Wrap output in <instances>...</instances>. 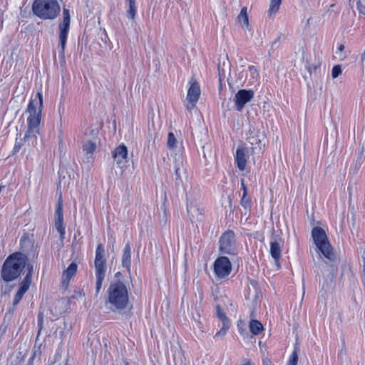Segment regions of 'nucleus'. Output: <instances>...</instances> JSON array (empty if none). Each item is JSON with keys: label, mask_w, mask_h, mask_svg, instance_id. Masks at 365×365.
Listing matches in <instances>:
<instances>
[{"label": "nucleus", "mask_w": 365, "mask_h": 365, "mask_svg": "<svg viewBox=\"0 0 365 365\" xmlns=\"http://www.w3.org/2000/svg\"><path fill=\"white\" fill-rule=\"evenodd\" d=\"M36 98L38 101L36 99H31L29 102L26 110L29 113L26 120L27 130L23 139L18 141V138H16L15 145L11 152L13 155L19 153L24 145L29 148L35 147L37 145L43 102L42 93L38 92Z\"/></svg>", "instance_id": "1"}, {"label": "nucleus", "mask_w": 365, "mask_h": 365, "mask_svg": "<svg viewBox=\"0 0 365 365\" xmlns=\"http://www.w3.org/2000/svg\"><path fill=\"white\" fill-rule=\"evenodd\" d=\"M28 257L20 252L9 255L4 260L0 272L1 280L4 283H9L17 279L24 270L27 269Z\"/></svg>", "instance_id": "2"}, {"label": "nucleus", "mask_w": 365, "mask_h": 365, "mask_svg": "<svg viewBox=\"0 0 365 365\" xmlns=\"http://www.w3.org/2000/svg\"><path fill=\"white\" fill-rule=\"evenodd\" d=\"M106 294L105 304L110 311L121 312L127 308L129 304V295L125 283L119 280L111 282Z\"/></svg>", "instance_id": "3"}, {"label": "nucleus", "mask_w": 365, "mask_h": 365, "mask_svg": "<svg viewBox=\"0 0 365 365\" xmlns=\"http://www.w3.org/2000/svg\"><path fill=\"white\" fill-rule=\"evenodd\" d=\"M32 11L42 20H53L60 14L61 6L57 0H34Z\"/></svg>", "instance_id": "4"}, {"label": "nucleus", "mask_w": 365, "mask_h": 365, "mask_svg": "<svg viewBox=\"0 0 365 365\" xmlns=\"http://www.w3.org/2000/svg\"><path fill=\"white\" fill-rule=\"evenodd\" d=\"M94 267L96 276V296H98L101 290L107 271L105 249L102 244H98L96 249Z\"/></svg>", "instance_id": "5"}, {"label": "nucleus", "mask_w": 365, "mask_h": 365, "mask_svg": "<svg viewBox=\"0 0 365 365\" xmlns=\"http://www.w3.org/2000/svg\"><path fill=\"white\" fill-rule=\"evenodd\" d=\"M312 237L319 252L329 261H335L336 255L324 230L320 227H314L312 230Z\"/></svg>", "instance_id": "6"}, {"label": "nucleus", "mask_w": 365, "mask_h": 365, "mask_svg": "<svg viewBox=\"0 0 365 365\" xmlns=\"http://www.w3.org/2000/svg\"><path fill=\"white\" fill-rule=\"evenodd\" d=\"M219 252L222 255H237L238 246L236 235L233 230H227L222 234L219 239Z\"/></svg>", "instance_id": "7"}, {"label": "nucleus", "mask_w": 365, "mask_h": 365, "mask_svg": "<svg viewBox=\"0 0 365 365\" xmlns=\"http://www.w3.org/2000/svg\"><path fill=\"white\" fill-rule=\"evenodd\" d=\"M71 15L68 9H63V21L59 24L58 56L64 58L65 48L70 29Z\"/></svg>", "instance_id": "8"}, {"label": "nucleus", "mask_w": 365, "mask_h": 365, "mask_svg": "<svg viewBox=\"0 0 365 365\" xmlns=\"http://www.w3.org/2000/svg\"><path fill=\"white\" fill-rule=\"evenodd\" d=\"M213 270L217 279L227 278L232 271V263L230 259L226 256L218 257L213 263Z\"/></svg>", "instance_id": "9"}, {"label": "nucleus", "mask_w": 365, "mask_h": 365, "mask_svg": "<svg viewBox=\"0 0 365 365\" xmlns=\"http://www.w3.org/2000/svg\"><path fill=\"white\" fill-rule=\"evenodd\" d=\"M34 267L33 264L27 265V273L23 280L19 284V287L13 299V306L16 307L22 299L25 293L28 291L31 284L32 273Z\"/></svg>", "instance_id": "10"}, {"label": "nucleus", "mask_w": 365, "mask_h": 365, "mask_svg": "<svg viewBox=\"0 0 365 365\" xmlns=\"http://www.w3.org/2000/svg\"><path fill=\"white\" fill-rule=\"evenodd\" d=\"M255 92L252 89H240L235 96L234 102L235 109L241 111L245 106L254 98Z\"/></svg>", "instance_id": "11"}, {"label": "nucleus", "mask_w": 365, "mask_h": 365, "mask_svg": "<svg viewBox=\"0 0 365 365\" xmlns=\"http://www.w3.org/2000/svg\"><path fill=\"white\" fill-rule=\"evenodd\" d=\"M200 93L199 83L196 81H193L187 91V100L189 103L187 106V110H192L195 106L196 103L199 100Z\"/></svg>", "instance_id": "12"}, {"label": "nucleus", "mask_w": 365, "mask_h": 365, "mask_svg": "<svg viewBox=\"0 0 365 365\" xmlns=\"http://www.w3.org/2000/svg\"><path fill=\"white\" fill-rule=\"evenodd\" d=\"M112 157L118 167L123 168L128 163V149L124 144H120L112 151Z\"/></svg>", "instance_id": "13"}, {"label": "nucleus", "mask_w": 365, "mask_h": 365, "mask_svg": "<svg viewBox=\"0 0 365 365\" xmlns=\"http://www.w3.org/2000/svg\"><path fill=\"white\" fill-rule=\"evenodd\" d=\"M264 139V135L261 133L259 130L254 128H250L249 131L247 134V140L255 148H262V145H264L263 140Z\"/></svg>", "instance_id": "14"}, {"label": "nucleus", "mask_w": 365, "mask_h": 365, "mask_svg": "<svg viewBox=\"0 0 365 365\" xmlns=\"http://www.w3.org/2000/svg\"><path fill=\"white\" fill-rule=\"evenodd\" d=\"M174 171L175 176V183L179 185L182 182V176L186 173V170L184 168V159L181 155H176L174 160Z\"/></svg>", "instance_id": "15"}, {"label": "nucleus", "mask_w": 365, "mask_h": 365, "mask_svg": "<svg viewBox=\"0 0 365 365\" xmlns=\"http://www.w3.org/2000/svg\"><path fill=\"white\" fill-rule=\"evenodd\" d=\"M247 149L245 147H239L235 155L236 166L240 171H244L247 165Z\"/></svg>", "instance_id": "16"}, {"label": "nucleus", "mask_w": 365, "mask_h": 365, "mask_svg": "<svg viewBox=\"0 0 365 365\" xmlns=\"http://www.w3.org/2000/svg\"><path fill=\"white\" fill-rule=\"evenodd\" d=\"M187 211L191 221H202L204 210L196 205L190 203L187 205Z\"/></svg>", "instance_id": "17"}, {"label": "nucleus", "mask_w": 365, "mask_h": 365, "mask_svg": "<svg viewBox=\"0 0 365 365\" xmlns=\"http://www.w3.org/2000/svg\"><path fill=\"white\" fill-rule=\"evenodd\" d=\"M122 266L130 272L131 267V247L130 243L125 244L122 256Z\"/></svg>", "instance_id": "18"}, {"label": "nucleus", "mask_w": 365, "mask_h": 365, "mask_svg": "<svg viewBox=\"0 0 365 365\" xmlns=\"http://www.w3.org/2000/svg\"><path fill=\"white\" fill-rule=\"evenodd\" d=\"M270 255L274 261L280 259L282 254V247L278 240L274 239L270 242Z\"/></svg>", "instance_id": "19"}, {"label": "nucleus", "mask_w": 365, "mask_h": 365, "mask_svg": "<svg viewBox=\"0 0 365 365\" xmlns=\"http://www.w3.org/2000/svg\"><path fill=\"white\" fill-rule=\"evenodd\" d=\"M127 5L126 14L129 19H134L137 14L136 0H125Z\"/></svg>", "instance_id": "20"}, {"label": "nucleus", "mask_w": 365, "mask_h": 365, "mask_svg": "<svg viewBox=\"0 0 365 365\" xmlns=\"http://www.w3.org/2000/svg\"><path fill=\"white\" fill-rule=\"evenodd\" d=\"M249 328L254 335H258L264 329L262 323L256 319H252L250 322Z\"/></svg>", "instance_id": "21"}, {"label": "nucleus", "mask_w": 365, "mask_h": 365, "mask_svg": "<svg viewBox=\"0 0 365 365\" xmlns=\"http://www.w3.org/2000/svg\"><path fill=\"white\" fill-rule=\"evenodd\" d=\"M96 149V145L95 143H93L91 140L87 141L83 145V151L85 153V154L87 155V158H91L93 152Z\"/></svg>", "instance_id": "22"}, {"label": "nucleus", "mask_w": 365, "mask_h": 365, "mask_svg": "<svg viewBox=\"0 0 365 365\" xmlns=\"http://www.w3.org/2000/svg\"><path fill=\"white\" fill-rule=\"evenodd\" d=\"M78 265L76 262H71L67 269L63 272V276L68 279L70 280L71 278L76 274L77 272Z\"/></svg>", "instance_id": "23"}, {"label": "nucleus", "mask_w": 365, "mask_h": 365, "mask_svg": "<svg viewBox=\"0 0 365 365\" xmlns=\"http://www.w3.org/2000/svg\"><path fill=\"white\" fill-rule=\"evenodd\" d=\"M299 352V346L297 344L294 346L293 351L289 356L287 362V365H297L298 362V354Z\"/></svg>", "instance_id": "24"}, {"label": "nucleus", "mask_w": 365, "mask_h": 365, "mask_svg": "<svg viewBox=\"0 0 365 365\" xmlns=\"http://www.w3.org/2000/svg\"><path fill=\"white\" fill-rule=\"evenodd\" d=\"M247 7H243L239 15H238V19L239 21L242 24V26L248 27L249 26V19H248V15H247Z\"/></svg>", "instance_id": "25"}, {"label": "nucleus", "mask_w": 365, "mask_h": 365, "mask_svg": "<svg viewBox=\"0 0 365 365\" xmlns=\"http://www.w3.org/2000/svg\"><path fill=\"white\" fill-rule=\"evenodd\" d=\"M55 227L60 234V239L63 241L65 239V226L63 225V220H55Z\"/></svg>", "instance_id": "26"}, {"label": "nucleus", "mask_w": 365, "mask_h": 365, "mask_svg": "<svg viewBox=\"0 0 365 365\" xmlns=\"http://www.w3.org/2000/svg\"><path fill=\"white\" fill-rule=\"evenodd\" d=\"M55 220H63V200L61 195L58 200L56 209L55 212Z\"/></svg>", "instance_id": "27"}, {"label": "nucleus", "mask_w": 365, "mask_h": 365, "mask_svg": "<svg viewBox=\"0 0 365 365\" xmlns=\"http://www.w3.org/2000/svg\"><path fill=\"white\" fill-rule=\"evenodd\" d=\"M281 3L282 0L270 1L269 9L268 11L269 16L275 14L279 11Z\"/></svg>", "instance_id": "28"}, {"label": "nucleus", "mask_w": 365, "mask_h": 365, "mask_svg": "<svg viewBox=\"0 0 365 365\" xmlns=\"http://www.w3.org/2000/svg\"><path fill=\"white\" fill-rule=\"evenodd\" d=\"M178 141L173 133L170 132L168 135L167 146L170 150H174L177 148Z\"/></svg>", "instance_id": "29"}, {"label": "nucleus", "mask_w": 365, "mask_h": 365, "mask_svg": "<svg viewBox=\"0 0 365 365\" xmlns=\"http://www.w3.org/2000/svg\"><path fill=\"white\" fill-rule=\"evenodd\" d=\"M216 312L222 323H230V320L227 317L225 313L221 309L220 305L216 307Z\"/></svg>", "instance_id": "30"}, {"label": "nucleus", "mask_w": 365, "mask_h": 365, "mask_svg": "<svg viewBox=\"0 0 365 365\" xmlns=\"http://www.w3.org/2000/svg\"><path fill=\"white\" fill-rule=\"evenodd\" d=\"M230 323H222V328L215 334V337L224 336L230 329Z\"/></svg>", "instance_id": "31"}, {"label": "nucleus", "mask_w": 365, "mask_h": 365, "mask_svg": "<svg viewBox=\"0 0 365 365\" xmlns=\"http://www.w3.org/2000/svg\"><path fill=\"white\" fill-rule=\"evenodd\" d=\"M247 195H242V197L240 200V205L245 209V210H250L251 208V203L250 200L247 197Z\"/></svg>", "instance_id": "32"}, {"label": "nucleus", "mask_w": 365, "mask_h": 365, "mask_svg": "<svg viewBox=\"0 0 365 365\" xmlns=\"http://www.w3.org/2000/svg\"><path fill=\"white\" fill-rule=\"evenodd\" d=\"M1 295H8L12 290L13 286L9 285L8 283H4L1 280Z\"/></svg>", "instance_id": "33"}, {"label": "nucleus", "mask_w": 365, "mask_h": 365, "mask_svg": "<svg viewBox=\"0 0 365 365\" xmlns=\"http://www.w3.org/2000/svg\"><path fill=\"white\" fill-rule=\"evenodd\" d=\"M341 72H342V71H341V66L339 65L334 66L332 68V71H331L332 78H337L340 74H341Z\"/></svg>", "instance_id": "34"}, {"label": "nucleus", "mask_w": 365, "mask_h": 365, "mask_svg": "<svg viewBox=\"0 0 365 365\" xmlns=\"http://www.w3.org/2000/svg\"><path fill=\"white\" fill-rule=\"evenodd\" d=\"M357 9L360 14L365 16V0H359Z\"/></svg>", "instance_id": "35"}, {"label": "nucleus", "mask_w": 365, "mask_h": 365, "mask_svg": "<svg viewBox=\"0 0 365 365\" xmlns=\"http://www.w3.org/2000/svg\"><path fill=\"white\" fill-rule=\"evenodd\" d=\"M248 68H249V71H250V73H251V76H252L253 78H255V77H256V76H258V71H257V68H255V66H250L248 67Z\"/></svg>", "instance_id": "36"}, {"label": "nucleus", "mask_w": 365, "mask_h": 365, "mask_svg": "<svg viewBox=\"0 0 365 365\" xmlns=\"http://www.w3.org/2000/svg\"><path fill=\"white\" fill-rule=\"evenodd\" d=\"M29 242V238L26 235H24L20 240V246L24 249L25 244Z\"/></svg>", "instance_id": "37"}, {"label": "nucleus", "mask_w": 365, "mask_h": 365, "mask_svg": "<svg viewBox=\"0 0 365 365\" xmlns=\"http://www.w3.org/2000/svg\"><path fill=\"white\" fill-rule=\"evenodd\" d=\"M240 182H241V188L243 190V194L242 195H247V188L246 185L245 183V180L242 179L240 180Z\"/></svg>", "instance_id": "38"}, {"label": "nucleus", "mask_w": 365, "mask_h": 365, "mask_svg": "<svg viewBox=\"0 0 365 365\" xmlns=\"http://www.w3.org/2000/svg\"><path fill=\"white\" fill-rule=\"evenodd\" d=\"M38 320V326L39 327L40 329L42 328L43 326V316L42 314H39L37 317Z\"/></svg>", "instance_id": "39"}, {"label": "nucleus", "mask_w": 365, "mask_h": 365, "mask_svg": "<svg viewBox=\"0 0 365 365\" xmlns=\"http://www.w3.org/2000/svg\"><path fill=\"white\" fill-rule=\"evenodd\" d=\"M36 352L34 351L31 355V356L29 358L27 365H33L34 364V360L36 357Z\"/></svg>", "instance_id": "40"}, {"label": "nucleus", "mask_w": 365, "mask_h": 365, "mask_svg": "<svg viewBox=\"0 0 365 365\" xmlns=\"http://www.w3.org/2000/svg\"><path fill=\"white\" fill-rule=\"evenodd\" d=\"M9 365H21V361L19 360H16L14 361H11Z\"/></svg>", "instance_id": "41"}, {"label": "nucleus", "mask_w": 365, "mask_h": 365, "mask_svg": "<svg viewBox=\"0 0 365 365\" xmlns=\"http://www.w3.org/2000/svg\"><path fill=\"white\" fill-rule=\"evenodd\" d=\"M361 258H362V261H363V264H364V271H365V250H364Z\"/></svg>", "instance_id": "42"}, {"label": "nucleus", "mask_w": 365, "mask_h": 365, "mask_svg": "<svg viewBox=\"0 0 365 365\" xmlns=\"http://www.w3.org/2000/svg\"><path fill=\"white\" fill-rule=\"evenodd\" d=\"M279 260L280 259H277V261H274V264L276 265L277 269H280V267H281Z\"/></svg>", "instance_id": "43"}, {"label": "nucleus", "mask_w": 365, "mask_h": 365, "mask_svg": "<svg viewBox=\"0 0 365 365\" xmlns=\"http://www.w3.org/2000/svg\"><path fill=\"white\" fill-rule=\"evenodd\" d=\"M338 51L341 52L344 49V46L343 44H341L337 48Z\"/></svg>", "instance_id": "44"}, {"label": "nucleus", "mask_w": 365, "mask_h": 365, "mask_svg": "<svg viewBox=\"0 0 365 365\" xmlns=\"http://www.w3.org/2000/svg\"><path fill=\"white\" fill-rule=\"evenodd\" d=\"M2 329V333H4L6 330V327H4V329H2V327H0V330Z\"/></svg>", "instance_id": "45"}, {"label": "nucleus", "mask_w": 365, "mask_h": 365, "mask_svg": "<svg viewBox=\"0 0 365 365\" xmlns=\"http://www.w3.org/2000/svg\"><path fill=\"white\" fill-rule=\"evenodd\" d=\"M2 329V333H4L6 330V327H4V329H2V327H0V330Z\"/></svg>", "instance_id": "46"}, {"label": "nucleus", "mask_w": 365, "mask_h": 365, "mask_svg": "<svg viewBox=\"0 0 365 365\" xmlns=\"http://www.w3.org/2000/svg\"><path fill=\"white\" fill-rule=\"evenodd\" d=\"M265 365H269L268 363H267Z\"/></svg>", "instance_id": "47"}]
</instances>
